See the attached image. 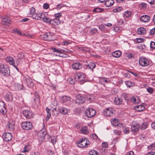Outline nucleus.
Instances as JSON below:
<instances>
[{
    "label": "nucleus",
    "mask_w": 155,
    "mask_h": 155,
    "mask_svg": "<svg viewBox=\"0 0 155 155\" xmlns=\"http://www.w3.org/2000/svg\"><path fill=\"white\" fill-rule=\"evenodd\" d=\"M41 38L42 39L47 41H53L55 39L54 36L52 33H47L41 36Z\"/></svg>",
    "instance_id": "nucleus-3"
},
{
    "label": "nucleus",
    "mask_w": 155,
    "mask_h": 155,
    "mask_svg": "<svg viewBox=\"0 0 155 155\" xmlns=\"http://www.w3.org/2000/svg\"><path fill=\"white\" fill-rule=\"evenodd\" d=\"M86 98L83 96L78 95L76 96V103L78 104H81L83 103L85 101Z\"/></svg>",
    "instance_id": "nucleus-9"
},
{
    "label": "nucleus",
    "mask_w": 155,
    "mask_h": 155,
    "mask_svg": "<svg viewBox=\"0 0 155 155\" xmlns=\"http://www.w3.org/2000/svg\"><path fill=\"white\" fill-rule=\"evenodd\" d=\"M35 9L31 7L30 9V13L31 14H32V15L35 13Z\"/></svg>",
    "instance_id": "nucleus-49"
},
{
    "label": "nucleus",
    "mask_w": 155,
    "mask_h": 155,
    "mask_svg": "<svg viewBox=\"0 0 155 155\" xmlns=\"http://www.w3.org/2000/svg\"><path fill=\"white\" fill-rule=\"evenodd\" d=\"M130 101L134 104L139 103L140 102L139 98L138 97H132L130 99Z\"/></svg>",
    "instance_id": "nucleus-32"
},
{
    "label": "nucleus",
    "mask_w": 155,
    "mask_h": 155,
    "mask_svg": "<svg viewBox=\"0 0 155 155\" xmlns=\"http://www.w3.org/2000/svg\"><path fill=\"white\" fill-rule=\"evenodd\" d=\"M147 125L148 124L147 122L144 123L142 124L140 129L142 130H144L147 128Z\"/></svg>",
    "instance_id": "nucleus-42"
},
{
    "label": "nucleus",
    "mask_w": 155,
    "mask_h": 155,
    "mask_svg": "<svg viewBox=\"0 0 155 155\" xmlns=\"http://www.w3.org/2000/svg\"><path fill=\"white\" fill-rule=\"evenodd\" d=\"M61 13H56L54 15V16L55 18L58 20H60V18L61 17Z\"/></svg>",
    "instance_id": "nucleus-47"
},
{
    "label": "nucleus",
    "mask_w": 155,
    "mask_h": 155,
    "mask_svg": "<svg viewBox=\"0 0 155 155\" xmlns=\"http://www.w3.org/2000/svg\"><path fill=\"white\" fill-rule=\"evenodd\" d=\"M113 109L107 108L104 110V114L107 116H110L113 115Z\"/></svg>",
    "instance_id": "nucleus-15"
},
{
    "label": "nucleus",
    "mask_w": 155,
    "mask_h": 155,
    "mask_svg": "<svg viewBox=\"0 0 155 155\" xmlns=\"http://www.w3.org/2000/svg\"><path fill=\"white\" fill-rule=\"evenodd\" d=\"M15 87L18 90H22L23 88V85L18 83L15 84Z\"/></svg>",
    "instance_id": "nucleus-40"
},
{
    "label": "nucleus",
    "mask_w": 155,
    "mask_h": 155,
    "mask_svg": "<svg viewBox=\"0 0 155 155\" xmlns=\"http://www.w3.org/2000/svg\"><path fill=\"white\" fill-rule=\"evenodd\" d=\"M89 154L90 155H98L97 152L94 150H92L90 151Z\"/></svg>",
    "instance_id": "nucleus-43"
},
{
    "label": "nucleus",
    "mask_w": 155,
    "mask_h": 155,
    "mask_svg": "<svg viewBox=\"0 0 155 155\" xmlns=\"http://www.w3.org/2000/svg\"><path fill=\"white\" fill-rule=\"evenodd\" d=\"M114 102L116 105H120L122 102V99L120 97H116L115 98Z\"/></svg>",
    "instance_id": "nucleus-26"
},
{
    "label": "nucleus",
    "mask_w": 155,
    "mask_h": 155,
    "mask_svg": "<svg viewBox=\"0 0 155 155\" xmlns=\"http://www.w3.org/2000/svg\"><path fill=\"white\" fill-rule=\"evenodd\" d=\"M102 11L101 9L100 8L97 7L94 8L93 10L94 12H100Z\"/></svg>",
    "instance_id": "nucleus-44"
},
{
    "label": "nucleus",
    "mask_w": 155,
    "mask_h": 155,
    "mask_svg": "<svg viewBox=\"0 0 155 155\" xmlns=\"http://www.w3.org/2000/svg\"><path fill=\"white\" fill-rule=\"evenodd\" d=\"M24 54L22 53H20L18 54V58L20 59H23L24 58Z\"/></svg>",
    "instance_id": "nucleus-48"
},
{
    "label": "nucleus",
    "mask_w": 155,
    "mask_h": 155,
    "mask_svg": "<svg viewBox=\"0 0 155 155\" xmlns=\"http://www.w3.org/2000/svg\"><path fill=\"white\" fill-rule=\"evenodd\" d=\"M91 137L95 140H97V136L95 134H92L91 136Z\"/></svg>",
    "instance_id": "nucleus-50"
},
{
    "label": "nucleus",
    "mask_w": 155,
    "mask_h": 155,
    "mask_svg": "<svg viewBox=\"0 0 155 155\" xmlns=\"http://www.w3.org/2000/svg\"><path fill=\"white\" fill-rule=\"evenodd\" d=\"M5 100L7 102H9L12 100L13 97L12 93L9 92L7 93L4 97Z\"/></svg>",
    "instance_id": "nucleus-16"
},
{
    "label": "nucleus",
    "mask_w": 155,
    "mask_h": 155,
    "mask_svg": "<svg viewBox=\"0 0 155 155\" xmlns=\"http://www.w3.org/2000/svg\"><path fill=\"white\" fill-rule=\"evenodd\" d=\"M125 155H134V152L131 151H130L126 153Z\"/></svg>",
    "instance_id": "nucleus-63"
},
{
    "label": "nucleus",
    "mask_w": 155,
    "mask_h": 155,
    "mask_svg": "<svg viewBox=\"0 0 155 155\" xmlns=\"http://www.w3.org/2000/svg\"><path fill=\"white\" fill-rule=\"evenodd\" d=\"M81 132L83 134H86L88 133L87 127H82L81 130Z\"/></svg>",
    "instance_id": "nucleus-36"
},
{
    "label": "nucleus",
    "mask_w": 155,
    "mask_h": 155,
    "mask_svg": "<svg viewBox=\"0 0 155 155\" xmlns=\"http://www.w3.org/2000/svg\"><path fill=\"white\" fill-rule=\"evenodd\" d=\"M42 20L43 21L47 24H49L50 23V21L51 19L49 18H47L45 16V14H44V16H42Z\"/></svg>",
    "instance_id": "nucleus-35"
},
{
    "label": "nucleus",
    "mask_w": 155,
    "mask_h": 155,
    "mask_svg": "<svg viewBox=\"0 0 155 155\" xmlns=\"http://www.w3.org/2000/svg\"><path fill=\"white\" fill-rule=\"evenodd\" d=\"M147 91L149 92L151 94L153 92V89L151 87L148 88L147 89Z\"/></svg>",
    "instance_id": "nucleus-55"
},
{
    "label": "nucleus",
    "mask_w": 155,
    "mask_h": 155,
    "mask_svg": "<svg viewBox=\"0 0 155 155\" xmlns=\"http://www.w3.org/2000/svg\"><path fill=\"white\" fill-rule=\"evenodd\" d=\"M90 32L91 34H95L97 32V30L96 28H92Z\"/></svg>",
    "instance_id": "nucleus-45"
},
{
    "label": "nucleus",
    "mask_w": 155,
    "mask_h": 155,
    "mask_svg": "<svg viewBox=\"0 0 155 155\" xmlns=\"http://www.w3.org/2000/svg\"><path fill=\"white\" fill-rule=\"evenodd\" d=\"M74 78L81 84H83L86 81L85 76L82 73H76L74 75Z\"/></svg>",
    "instance_id": "nucleus-1"
},
{
    "label": "nucleus",
    "mask_w": 155,
    "mask_h": 155,
    "mask_svg": "<svg viewBox=\"0 0 155 155\" xmlns=\"http://www.w3.org/2000/svg\"><path fill=\"white\" fill-rule=\"evenodd\" d=\"M51 142L53 144H54L56 143V140L55 138L54 137H51Z\"/></svg>",
    "instance_id": "nucleus-60"
},
{
    "label": "nucleus",
    "mask_w": 155,
    "mask_h": 155,
    "mask_svg": "<svg viewBox=\"0 0 155 155\" xmlns=\"http://www.w3.org/2000/svg\"><path fill=\"white\" fill-rule=\"evenodd\" d=\"M28 146H25L24 148V152H28L29 150V149L28 148Z\"/></svg>",
    "instance_id": "nucleus-58"
},
{
    "label": "nucleus",
    "mask_w": 155,
    "mask_h": 155,
    "mask_svg": "<svg viewBox=\"0 0 155 155\" xmlns=\"http://www.w3.org/2000/svg\"><path fill=\"white\" fill-rule=\"evenodd\" d=\"M23 114L24 116L26 118L30 119L33 117L34 114L33 113L28 110H24Z\"/></svg>",
    "instance_id": "nucleus-11"
},
{
    "label": "nucleus",
    "mask_w": 155,
    "mask_h": 155,
    "mask_svg": "<svg viewBox=\"0 0 155 155\" xmlns=\"http://www.w3.org/2000/svg\"><path fill=\"white\" fill-rule=\"evenodd\" d=\"M131 12L130 11H127L124 12V17L128 18L131 15Z\"/></svg>",
    "instance_id": "nucleus-39"
},
{
    "label": "nucleus",
    "mask_w": 155,
    "mask_h": 155,
    "mask_svg": "<svg viewBox=\"0 0 155 155\" xmlns=\"http://www.w3.org/2000/svg\"><path fill=\"white\" fill-rule=\"evenodd\" d=\"M89 143V141L86 138H83L81 140L77 142L78 147H84L87 146Z\"/></svg>",
    "instance_id": "nucleus-5"
},
{
    "label": "nucleus",
    "mask_w": 155,
    "mask_h": 155,
    "mask_svg": "<svg viewBox=\"0 0 155 155\" xmlns=\"http://www.w3.org/2000/svg\"><path fill=\"white\" fill-rule=\"evenodd\" d=\"M54 22L55 23H56V25H58L60 23V20L56 18H55L54 19Z\"/></svg>",
    "instance_id": "nucleus-57"
},
{
    "label": "nucleus",
    "mask_w": 155,
    "mask_h": 155,
    "mask_svg": "<svg viewBox=\"0 0 155 155\" xmlns=\"http://www.w3.org/2000/svg\"><path fill=\"white\" fill-rule=\"evenodd\" d=\"M11 23V20L8 18H5L2 19V24L5 25H9Z\"/></svg>",
    "instance_id": "nucleus-23"
},
{
    "label": "nucleus",
    "mask_w": 155,
    "mask_h": 155,
    "mask_svg": "<svg viewBox=\"0 0 155 155\" xmlns=\"http://www.w3.org/2000/svg\"><path fill=\"white\" fill-rule=\"evenodd\" d=\"M136 110L138 112L143 111L145 109V107L142 104L137 105L134 106Z\"/></svg>",
    "instance_id": "nucleus-25"
},
{
    "label": "nucleus",
    "mask_w": 155,
    "mask_h": 155,
    "mask_svg": "<svg viewBox=\"0 0 155 155\" xmlns=\"http://www.w3.org/2000/svg\"><path fill=\"white\" fill-rule=\"evenodd\" d=\"M12 137V134L10 133H5L2 135L4 140L6 141L10 140Z\"/></svg>",
    "instance_id": "nucleus-13"
},
{
    "label": "nucleus",
    "mask_w": 155,
    "mask_h": 155,
    "mask_svg": "<svg viewBox=\"0 0 155 155\" xmlns=\"http://www.w3.org/2000/svg\"><path fill=\"white\" fill-rule=\"evenodd\" d=\"M21 127L24 130H29L31 129L32 125L31 123L29 121H24L22 123Z\"/></svg>",
    "instance_id": "nucleus-6"
},
{
    "label": "nucleus",
    "mask_w": 155,
    "mask_h": 155,
    "mask_svg": "<svg viewBox=\"0 0 155 155\" xmlns=\"http://www.w3.org/2000/svg\"><path fill=\"white\" fill-rule=\"evenodd\" d=\"M35 98L32 101V103L34 105L38 106L40 102L39 98V95L37 92H35L34 94Z\"/></svg>",
    "instance_id": "nucleus-10"
},
{
    "label": "nucleus",
    "mask_w": 155,
    "mask_h": 155,
    "mask_svg": "<svg viewBox=\"0 0 155 155\" xmlns=\"http://www.w3.org/2000/svg\"><path fill=\"white\" fill-rule=\"evenodd\" d=\"M147 155H155V153L153 151H151L148 153Z\"/></svg>",
    "instance_id": "nucleus-64"
},
{
    "label": "nucleus",
    "mask_w": 155,
    "mask_h": 155,
    "mask_svg": "<svg viewBox=\"0 0 155 155\" xmlns=\"http://www.w3.org/2000/svg\"><path fill=\"white\" fill-rule=\"evenodd\" d=\"M44 16V13L37 14L35 13L33 14L32 17L33 18L37 20H40L42 18V16Z\"/></svg>",
    "instance_id": "nucleus-21"
},
{
    "label": "nucleus",
    "mask_w": 155,
    "mask_h": 155,
    "mask_svg": "<svg viewBox=\"0 0 155 155\" xmlns=\"http://www.w3.org/2000/svg\"><path fill=\"white\" fill-rule=\"evenodd\" d=\"M15 122L12 120L9 121L7 125V128L10 130H13L15 128Z\"/></svg>",
    "instance_id": "nucleus-18"
},
{
    "label": "nucleus",
    "mask_w": 155,
    "mask_h": 155,
    "mask_svg": "<svg viewBox=\"0 0 155 155\" xmlns=\"http://www.w3.org/2000/svg\"><path fill=\"white\" fill-rule=\"evenodd\" d=\"M150 47L152 49H155V42L152 41L150 43Z\"/></svg>",
    "instance_id": "nucleus-52"
},
{
    "label": "nucleus",
    "mask_w": 155,
    "mask_h": 155,
    "mask_svg": "<svg viewBox=\"0 0 155 155\" xmlns=\"http://www.w3.org/2000/svg\"><path fill=\"white\" fill-rule=\"evenodd\" d=\"M51 49L53 51V52H57V53H61L62 52H64L65 51L62 49H57L54 48H51Z\"/></svg>",
    "instance_id": "nucleus-38"
},
{
    "label": "nucleus",
    "mask_w": 155,
    "mask_h": 155,
    "mask_svg": "<svg viewBox=\"0 0 155 155\" xmlns=\"http://www.w3.org/2000/svg\"><path fill=\"white\" fill-rule=\"evenodd\" d=\"M70 98L69 97L64 96L62 97V100L63 102H64L69 101Z\"/></svg>",
    "instance_id": "nucleus-41"
},
{
    "label": "nucleus",
    "mask_w": 155,
    "mask_h": 155,
    "mask_svg": "<svg viewBox=\"0 0 155 155\" xmlns=\"http://www.w3.org/2000/svg\"><path fill=\"white\" fill-rule=\"evenodd\" d=\"M121 51H115L112 53V56L116 58L119 57L121 55Z\"/></svg>",
    "instance_id": "nucleus-29"
},
{
    "label": "nucleus",
    "mask_w": 155,
    "mask_h": 155,
    "mask_svg": "<svg viewBox=\"0 0 155 155\" xmlns=\"http://www.w3.org/2000/svg\"><path fill=\"white\" fill-rule=\"evenodd\" d=\"M68 112L67 108L64 107H62L59 109V112L63 115L66 114Z\"/></svg>",
    "instance_id": "nucleus-30"
},
{
    "label": "nucleus",
    "mask_w": 155,
    "mask_h": 155,
    "mask_svg": "<svg viewBox=\"0 0 155 155\" xmlns=\"http://www.w3.org/2000/svg\"><path fill=\"white\" fill-rule=\"evenodd\" d=\"M72 67L74 70H79L82 68V64L78 62L74 63L72 64Z\"/></svg>",
    "instance_id": "nucleus-19"
},
{
    "label": "nucleus",
    "mask_w": 155,
    "mask_h": 155,
    "mask_svg": "<svg viewBox=\"0 0 155 155\" xmlns=\"http://www.w3.org/2000/svg\"><path fill=\"white\" fill-rule=\"evenodd\" d=\"M146 30L143 27L139 28L137 30V33L139 35H144L146 33Z\"/></svg>",
    "instance_id": "nucleus-27"
},
{
    "label": "nucleus",
    "mask_w": 155,
    "mask_h": 155,
    "mask_svg": "<svg viewBox=\"0 0 155 155\" xmlns=\"http://www.w3.org/2000/svg\"><path fill=\"white\" fill-rule=\"evenodd\" d=\"M124 132L125 134H128L130 132V130L128 127H126L124 130Z\"/></svg>",
    "instance_id": "nucleus-51"
},
{
    "label": "nucleus",
    "mask_w": 155,
    "mask_h": 155,
    "mask_svg": "<svg viewBox=\"0 0 155 155\" xmlns=\"http://www.w3.org/2000/svg\"><path fill=\"white\" fill-rule=\"evenodd\" d=\"M139 63L142 67L147 66L149 64V61L148 60L144 58H141L139 60Z\"/></svg>",
    "instance_id": "nucleus-8"
},
{
    "label": "nucleus",
    "mask_w": 155,
    "mask_h": 155,
    "mask_svg": "<svg viewBox=\"0 0 155 155\" xmlns=\"http://www.w3.org/2000/svg\"><path fill=\"white\" fill-rule=\"evenodd\" d=\"M113 0H107L105 3V5L107 7H110L112 6L114 3Z\"/></svg>",
    "instance_id": "nucleus-28"
},
{
    "label": "nucleus",
    "mask_w": 155,
    "mask_h": 155,
    "mask_svg": "<svg viewBox=\"0 0 155 155\" xmlns=\"http://www.w3.org/2000/svg\"><path fill=\"white\" fill-rule=\"evenodd\" d=\"M43 7L45 9H48L49 7V5L47 3L44 4L43 5Z\"/></svg>",
    "instance_id": "nucleus-62"
},
{
    "label": "nucleus",
    "mask_w": 155,
    "mask_h": 155,
    "mask_svg": "<svg viewBox=\"0 0 155 155\" xmlns=\"http://www.w3.org/2000/svg\"><path fill=\"white\" fill-rule=\"evenodd\" d=\"M140 125L138 124H133L131 127V131L132 133H135L138 131L140 127Z\"/></svg>",
    "instance_id": "nucleus-17"
},
{
    "label": "nucleus",
    "mask_w": 155,
    "mask_h": 155,
    "mask_svg": "<svg viewBox=\"0 0 155 155\" xmlns=\"http://www.w3.org/2000/svg\"><path fill=\"white\" fill-rule=\"evenodd\" d=\"M150 34L151 35H154L155 34V28H153L150 30Z\"/></svg>",
    "instance_id": "nucleus-53"
},
{
    "label": "nucleus",
    "mask_w": 155,
    "mask_h": 155,
    "mask_svg": "<svg viewBox=\"0 0 155 155\" xmlns=\"http://www.w3.org/2000/svg\"><path fill=\"white\" fill-rule=\"evenodd\" d=\"M136 40L137 42L140 43L143 42L144 41V39L143 38H137Z\"/></svg>",
    "instance_id": "nucleus-54"
},
{
    "label": "nucleus",
    "mask_w": 155,
    "mask_h": 155,
    "mask_svg": "<svg viewBox=\"0 0 155 155\" xmlns=\"http://www.w3.org/2000/svg\"><path fill=\"white\" fill-rule=\"evenodd\" d=\"M87 67L90 69L92 70L95 67V64L93 62H91L87 65Z\"/></svg>",
    "instance_id": "nucleus-37"
},
{
    "label": "nucleus",
    "mask_w": 155,
    "mask_h": 155,
    "mask_svg": "<svg viewBox=\"0 0 155 155\" xmlns=\"http://www.w3.org/2000/svg\"><path fill=\"white\" fill-rule=\"evenodd\" d=\"M85 115L88 117H93L96 114L95 110L93 108H87L85 111Z\"/></svg>",
    "instance_id": "nucleus-7"
},
{
    "label": "nucleus",
    "mask_w": 155,
    "mask_h": 155,
    "mask_svg": "<svg viewBox=\"0 0 155 155\" xmlns=\"http://www.w3.org/2000/svg\"><path fill=\"white\" fill-rule=\"evenodd\" d=\"M122 9L121 7H119L113 10V12H117L120 11Z\"/></svg>",
    "instance_id": "nucleus-46"
},
{
    "label": "nucleus",
    "mask_w": 155,
    "mask_h": 155,
    "mask_svg": "<svg viewBox=\"0 0 155 155\" xmlns=\"http://www.w3.org/2000/svg\"><path fill=\"white\" fill-rule=\"evenodd\" d=\"M44 16V13L37 14L35 13L33 14L32 17L33 18L37 20H40L42 18V16Z\"/></svg>",
    "instance_id": "nucleus-20"
},
{
    "label": "nucleus",
    "mask_w": 155,
    "mask_h": 155,
    "mask_svg": "<svg viewBox=\"0 0 155 155\" xmlns=\"http://www.w3.org/2000/svg\"><path fill=\"white\" fill-rule=\"evenodd\" d=\"M23 82L26 84L27 86L29 87L32 88L34 86V84L32 79L28 76L24 77Z\"/></svg>",
    "instance_id": "nucleus-4"
},
{
    "label": "nucleus",
    "mask_w": 155,
    "mask_h": 155,
    "mask_svg": "<svg viewBox=\"0 0 155 155\" xmlns=\"http://www.w3.org/2000/svg\"><path fill=\"white\" fill-rule=\"evenodd\" d=\"M110 80L104 77L101 78L100 80V82L101 83V84H104L105 83H110Z\"/></svg>",
    "instance_id": "nucleus-33"
},
{
    "label": "nucleus",
    "mask_w": 155,
    "mask_h": 155,
    "mask_svg": "<svg viewBox=\"0 0 155 155\" xmlns=\"http://www.w3.org/2000/svg\"><path fill=\"white\" fill-rule=\"evenodd\" d=\"M10 70L8 68L4 66L3 64H0V74L2 76H7L9 74Z\"/></svg>",
    "instance_id": "nucleus-2"
},
{
    "label": "nucleus",
    "mask_w": 155,
    "mask_h": 155,
    "mask_svg": "<svg viewBox=\"0 0 155 155\" xmlns=\"http://www.w3.org/2000/svg\"><path fill=\"white\" fill-rule=\"evenodd\" d=\"M51 116V114L50 113H47V117L45 119L46 121H48L49 119L50 118V117Z\"/></svg>",
    "instance_id": "nucleus-59"
},
{
    "label": "nucleus",
    "mask_w": 155,
    "mask_h": 155,
    "mask_svg": "<svg viewBox=\"0 0 155 155\" xmlns=\"http://www.w3.org/2000/svg\"><path fill=\"white\" fill-rule=\"evenodd\" d=\"M44 16V13L37 14L35 13L33 14L32 17L33 18L37 20H40L42 18V16Z\"/></svg>",
    "instance_id": "nucleus-22"
},
{
    "label": "nucleus",
    "mask_w": 155,
    "mask_h": 155,
    "mask_svg": "<svg viewBox=\"0 0 155 155\" xmlns=\"http://www.w3.org/2000/svg\"><path fill=\"white\" fill-rule=\"evenodd\" d=\"M64 5L62 4H58L57 7V9H61L62 7H63L64 6Z\"/></svg>",
    "instance_id": "nucleus-61"
},
{
    "label": "nucleus",
    "mask_w": 155,
    "mask_h": 155,
    "mask_svg": "<svg viewBox=\"0 0 155 155\" xmlns=\"http://www.w3.org/2000/svg\"><path fill=\"white\" fill-rule=\"evenodd\" d=\"M5 60L7 62H9L12 65H14L15 64L14 60L13 58L11 57H7L6 58Z\"/></svg>",
    "instance_id": "nucleus-31"
},
{
    "label": "nucleus",
    "mask_w": 155,
    "mask_h": 155,
    "mask_svg": "<svg viewBox=\"0 0 155 155\" xmlns=\"http://www.w3.org/2000/svg\"><path fill=\"white\" fill-rule=\"evenodd\" d=\"M47 134L45 129H43L40 130L38 133V135L39 138L41 139L42 141L45 139V137Z\"/></svg>",
    "instance_id": "nucleus-12"
},
{
    "label": "nucleus",
    "mask_w": 155,
    "mask_h": 155,
    "mask_svg": "<svg viewBox=\"0 0 155 155\" xmlns=\"http://www.w3.org/2000/svg\"><path fill=\"white\" fill-rule=\"evenodd\" d=\"M6 112L7 110L5 107L4 102L3 101H0V112L2 114H4Z\"/></svg>",
    "instance_id": "nucleus-14"
},
{
    "label": "nucleus",
    "mask_w": 155,
    "mask_h": 155,
    "mask_svg": "<svg viewBox=\"0 0 155 155\" xmlns=\"http://www.w3.org/2000/svg\"><path fill=\"white\" fill-rule=\"evenodd\" d=\"M150 17L147 15H144L142 16L140 18V20L143 22H146L149 21Z\"/></svg>",
    "instance_id": "nucleus-24"
},
{
    "label": "nucleus",
    "mask_w": 155,
    "mask_h": 155,
    "mask_svg": "<svg viewBox=\"0 0 155 155\" xmlns=\"http://www.w3.org/2000/svg\"><path fill=\"white\" fill-rule=\"evenodd\" d=\"M112 124L114 126H118L119 124L118 120L114 118L112 119L111 121Z\"/></svg>",
    "instance_id": "nucleus-34"
},
{
    "label": "nucleus",
    "mask_w": 155,
    "mask_h": 155,
    "mask_svg": "<svg viewBox=\"0 0 155 155\" xmlns=\"http://www.w3.org/2000/svg\"><path fill=\"white\" fill-rule=\"evenodd\" d=\"M13 31L15 33L18 34L19 35H21L22 34L21 31H20L18 30L17 29H14L13 30Z\"/></svg>",
    "instance_id": "nucleus-56"
}]
</instances>
